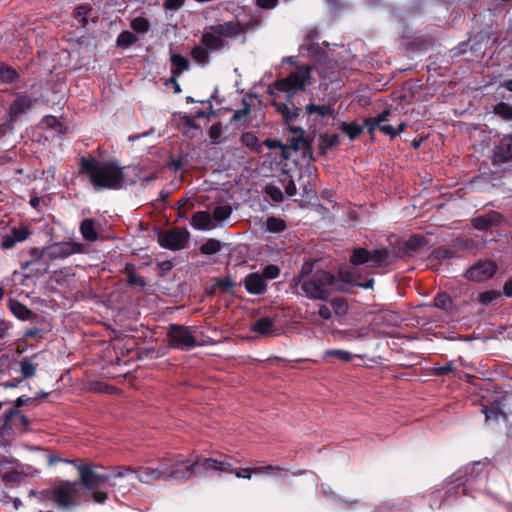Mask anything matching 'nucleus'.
<instances>
[{"label": "nucleus", "instance_id": "obj_52", "mask_svg": "<svg viewBox=\"0 0 512 512\" xmlns=\"http://www.w3.org/2000/svg\"><path fill=\"white\" fill-rule=\"evenodd\" d=\"M484 216L491 226H499L504 222L503 215L497 211H489Z\"/></svg>", "mask_w": 512, "mask_h": 512}, {"label": "nucleus", "instance_id": "obj_19", "mask_svg": "<svg viewBox=\"0 0 512 512\" xmlns=\"http://www.w3.org/2000/svg\"><path fill=\"white\" fill-rule=\"evenodd\" d=\"M244 287L249 294L261 295L267 290L265 279L258 272L248 274L243 280Z\"/></svg>", "mask_w": 512, "mask_h": 512}, {"label": "nucleus", "instance_id": "obj_47", "mask_svg": "<svg viewBox=\"0 0 512 512\" xmlns=\"http://www.w3.org/2000/svg\"><path fill=\"white\" fill-rule=\"evenodd\" d=\"M325 356L334 357L344 362L352 360L353 356L350 352L341 349H330L325 352Z\"/></svg>", "mask_w": 512, "mask_h": 512}, {"label": "nucleus", "instance_id": "obj_14", "mask_svg": "<svg viewBox=\"0 0 512 512\" xmlns=\"http://www.w3.org/2000/svg\"><path fill=\"white\" fill-rule=\"evenodd\" d=\"M158 241L163 248L173 251L182 250L189 241V232L185 229L174 228L166 233L160 234Z\"/></svg>", "mask_w": 512, "mask_h": 512}, {"label": "nucleus", "instance_id": "obj_3", "mask_svg": "<svg viewBox=\"0 0 512 512\" xmlns=\"http://www.w3.org/2000/svg\"><path fill=\"white\" fill-rule=\"evenodd\" d=\"M70 463L78 470L80 484L89 491H94L105 483H109L113 488L122 493L130 490L129 484H117V482L112 481L116 478H123L128 475V472H132L133 470L129 466H118L111 474H98L93 471L92 466L89 464H81L77 461H71Z\"/></svg>", "mask_w": 512, "mask_h": 512}, {"label": "nucleus", "instance_id": "obj_37", "mask_svg": "<svg viewBox=\"0 0 512 512\" xmlns=\"http://www.w3.org/2000/svg\"><path fill=\"white\" fill-rule=\"evenodd\" d=\"M18 78L19 75L16 70L7 65H0V81L2 83H13Z\"/></svg>", "mask_w": 512, "mask_h": 512}, {"label": "nucleus", "instance_id": "obj_23", "mask_svg": "<svg viewBox=\"0 0 512 512\" xmlns=\"http://www.w3.org/2000/svg\"><path fill=\"white\" fill-rule=\"evenodd\" d=\"M171 61V81H175L183 72L187 71L190 67L189 60L176 53H172L170 56Z\"/></svg>", "mask_w": 512, "mask_h": 512}, {"label": "nucleus", "instance_id": "obj_57", "mask_svg": "<svg viewBox=\"0 0 512 512\" xmlns=\"http://www.w3.org/2000/svg\"><path fill=\"white\" fill-rule=\"evenodd\" d=\"M216 286L220 288L222 292H229L235 286V283L230 276H226L219 279L216 282Z\"/></svg>", "mask_w": 512, "mask_h": 512}, {"label": "nucleus", "instance_id": "obj_35", "mask_svg": "<svg viewBox=\"0 0 512 512\" xmlns=\"http://www.w3.org/2000/svg\"><path fill=\"white\" fill-rule=\"evenodd\" d=\"M289 469L286 467H281L278 465H265V466H255V474L258 475H269L273 477H277L278 472L288 471Z\"/></svg>", "mask_w": 512, "mask_h": 512}, {"label": "nucleus", "instance_id": "obj_4", "mask_svg": "<svg viewBox=\"0 0 512 512\" xmlns=\"http://www.w3.org/2000/svg\"><path fill=\"white\" fill-rule=\"evenodd\" d=\"M245 32L244 26L235 21H228L209 26L202 34L200 43L210 52L218 51L225 45V38H236Z\"/></svg>", "mask_w": 512, "mask_h": 512}, {"label": "nucleus", "instance_id": "obj_48", "mask_svg": "<svg viewBox=\"0 0 512 512\" xmlns=\"http://www.w3.org/2000/svg\"><path fill=\"white\" fill-rule=\"evenodd\" d=\"M331 306L337 315H345L348 311V304L343 298H334L331 300Z\"/></svg>", "mask_w": 512, "mask_h": 512}, {"label": "nucleus", "instance_id": "obj_54", "mask_svg": "<svg viewBox=\"0 0 512 512\" xmlns=\"http://www.w3.org/2000/svg\"><path fill=\"white\" fill-rule=\"evenodd\" d=\"M434 305L441 309H447L451 305L450 297L445 293L437 294L434 298Z\"/></svg>", "mask_w": 512, "mask_h": 512}, {"label": "nucleus", "instance_id": "obj_20", "mask_svg": "<svg viewBox=\"0 0 512 512\" xmlns=\"http://www.w3.org/2000/svg\"><path fill=\"white\" fill-rule=\"evenodd\" d=\"M494 160L499 163L512 162V135L504 136L495 146Z\"/></svg>", "mask_w": 512, "mask_h": 512}, {"label": "nucleus", "instance_id": "obj_42", "mask_svg": "<svg viewBox=\"0 0 512 512\" xmlns=\"http://www.w3.org/2000/svg\"><path fill=\"white\" fill-rule=\"evenodd\" d=\"M267 230L274 233L283 232L286 229V223L283 219L271 216L266 221Z\"/></svg>", "mask_w": 512, "mask_h": 512}, {"label": "nucleus", "instance_id": "obj_33", "mask_svg": "<svg viewBox=\"0 0 512 512\" xmlns=\"http://www.w3.org/2000/svg\"><path fill=\"white\" fill-rule=\"evenodd\" d=\"M138 41V37L131 31H122L117 37L116 44L118 47L127 49Z\"/></svg>", "mask_w": 512, "mask_h": 512}, {"label": "nucleus", "instance_id": "obj_61", "mask_svg": "<svg viewBox=\"0 0 512 512\" xmlns=\"http://www.w3.org/2000/svg\"><path fill=\"white\" fill-rule=\"evenodd\" d=\"M473 226L478 230H486L489 227H492L490 224H488V221L486 220L484 215L474 218Z\"/></svg>", "mask_w": 512, "mask_h": 512}, {"label": "nucleus", "instance_id": "obj_12", "mask_svg": "<svg viewBox=\"0 0 512 512\" xmlns=\"http://www.w3.org/2000/svg\"><path fill=\"white\" fill-rule=\"evenodd\" d=\"M195 468L194 475H203L209 470H213L219 473H231L232 464L226 461H219L214 458H205L199 455H195L192 459L191 466Z\"/></svg>", "mask_w": 512, "mask_h": 512}, {"label": "nucleus", "instance_id": "obj_11", "mask_svg": "<svg viewBox=\"0 0 512 512\" xmlns=\"http://www.w3.org/2000/svg\"><path fill=\"white\" fill-rule=\"evenodd\" d=\"M167 337L169 346L175 349H190L197 344L192 331L182 325L171 324L167 332Z\"/></svg>", "mask_w": 512, "mask_h": 512}, {"label": "nucleus", "instance_id": "obj_46", "mask_svg": "<svg viewBox=\"0 0 512 512\" xmlns=\"http://www.w3.org/2000/svg\"><path fill=\"white\" fill-rule=\"evenodd\" d=\"M131 28L138 33H146L150 28V24L146 18L136 17L131 21Z\"/></svg>", "mask_w": 512, "mask_h": 512}, {"label": "nucleus", "instance_id": "obj_17", "mask_svg": "<svg viewBox=\"0 0 512 512\" xmlns=\"http://www.w3.org/2000/svg\"><path fill=\"white\" fill-rule=\"evenodd\" d=\"M496 270L495 262L490 260L479 261L466 271V278L475 282H483L490 279L496 273Z\"/></svg>", "mask_w": 512, "mask_h": 512}, {"label": "nucleus", "instance_id": "obj_5", "mask_svg": "<svg viewBox=\"0 0 512 512\" xmlns=\"http://www.w3.org/2000/svg\"><path fill=\"white\" fill-rule=\"evenodd\" d=\"M337 284L335 275L326 270H316L307 279L299 284L302 295L311 300L327 301L331 295V289Z\"/></svg>", "mask_w": 512, "mask_h": 512}, {"label": "nucleus", "instance_id": "obj_39", "mask_svg": "<svg viewBox=\"0 0 512 512\" xmlns=\"http://www.w3.org/2000/svg\"><path fill=\"white\" fill-rule=\"evenodd\" d=\"M241 142L243 145L253 151H260L261 146L259 144V140L257 136L252 132L243 133L241 136Z\"/></svg>", "mask_w": 512, "mask_h": 512}, {"label": "nucleus", "instance_id": "obj_38", "mask_svg": "<svg viewBox=\"0 0 512 512\" xmlns=\"http://www.w3.org/2000/svg\"><path fill=\"white\" fill-rule=\"evenodd\" d=\"M306 112L309 115L316 113L322 117H325V116H331L333 114V109L331 108L330 105H326V104L316 105V104L311 103L306 106Z\"/></svg>", "mask_w": 512, "mask_h": 512}, {"label": "nucleus", "instance_id": "obj_1", "mask_svg": "<svg viewBox=\"0 0 512 512\" xmlns=\"http://www.w3.org/2000/svg\"><path fill=\"white\" fill-rule=\"evenodd\" d=\"M123 169L115 161H99L96 158L86 157L80 159V173L89 177L96 190L123 188L125 181Z\"/></svg>", "mask_w": 512, "mask_h": 512}, {"label": "nucleus", "instance_id": "obj_60", "mask_svg": "<svg viewBox=\"0 0 512 512\" xmlns=\"http://www.w3.org/2000/svg\"><path fill=\"white\" fill-rule=\"evenodd\" d=\"M346 281L353 283L355 285H358L360 287H363L365 289H369L373 287L374 280L372 278L368 279L366 282L361 283L359 282L354 276L353 273H349V276L347 278H344Z\"/></svg>", "mask_w": 512, "mask_h": 512}, {"label": "nucleus", "instance_id": "obj_29", "mask_svg": "<svg viewBox=\"0 0 512 512\" xmlns=\"http://www.w3.org/2000/svg\"><path fill=\"white\" fill-rule=\"evenodd\" d=\"M210 51L204 47L201 43L192 48L190 55L192 59L199 65H206L210 61Z\"/></svg>", "mask_w": 512, "mask_h": 512}, {"label": "nucleus", "instance_id": "obj_34", "mask_svg": "<svg viewBox=\"0 0 512 512\" xmlns=\"http://www.w3.org/2000/svg\"><path fill=\"white\" fill-rule=\"evenodd\" d=\"M232 214V208L229 205L216 206L212 212V219L216 225L224 220L228 219Z\"/></svg>", "mask_w": 512, "mask_h": 512}, {"label": "nucleus", "instance_id": "obj_26", "mask_svg": "<svg viewBox=\"0 0 512 512\" xmlns=\"http://www.w3.org/2000/svg\"><path fill=\"white\" fill-rule=\"evenodd\" d=\"M390 254L385 248L375 249L370 252V267H383L390 264Z\"/></svg>", "mask_w": 512, "mask_h": 512}, {"label": "nucleus", "instance_id": "obj_41", "mask_svg": "<svg viewBox=\"0 0 512 512\" xmlns=\"http://www.w3.org/2000/svg\"><path fill=\"white\" fill-rule=\"evenodd\" d=\"M314 269V262L306 261L303 263L300 272L296 278H294L293 282L296 285H299L302 283L303 279H307L308 277L312 276Z\"/></svg>", "mask_w": 512, "mask_h": 512}, {"label": "nucleus", "instance_id": "obj_62", "mask_svg": "<svg viewBox=\"0 0 512 512\" xmlns=\"http://www.w3.org/2000/svg\"><path fill=\"white\" fill-rule=\"evenodd\" d=\"M299 113L300 109L298 107H288V112L285 113L283 119L286 123H290L299 116Z\"/></svg>", "mask_w": 512, "mask_h": 512}, {"label": "nucleus", "instance_id": "obj_32", "mask_svg": "<svg viewBox=\"0 0 512 512\" xmlns=\"http://www.w3.org/2000/svg\"><path fill=\"white\" fill-rule=\"evenodd\" d=\"M250 112V104L244 100L243 107L234 111L231 117V123L235 125L245 124L248 120Z\"/></svg>", "mask_w": 512, "mask_h": 512}, {"label": "nucleus", "instance_id": "obj_24", "mask_svg": "<svg viewBox=\"0 0 512 512\" xmlns=\"http://www.w3.org/2000/svg\"><path fill=\"white\" fill-rule=\"evenodd\" d=\"M292 135L288 138L289 147L293 150H302L306 147L305 131L301 127L289 126Z\"/></svg>", "mask_w": 512, "mask_h": 512}, {"label": "nucleus", "instance_id": "obj_31", "mask_svg": "<svg viewBox=\"0 0 512 512\" xmlns=\"http://www.w3.org/2000/svg\"><path fill=\"white\" fill-rule=\"evenodd\" d=\"M350 262L355 265L368 263L370 265V251L366 248H356L350 256Z\"/></svg>", "mask_w": 512, "mask_h": 512}, {"label": "nucleus", "instance_id": "obj_10", "mask_svg": "<svg viewBox=\"0 0 512 512\" xmlns=\"http://www.w3.org/2000/svg\"><path fill=\"white\" fill-rule=\"evenodd\" d=\"M28 259L21 262V269L33 276H42L49 272L50 262L44 248L32 247L26 252Z\"/></svg>", "mask_w": 512, "mask_h": 512}, {"label": "nucleus", "instance_id": "obj_28", "mask_svg": "<svg viewBox=\"0 0 512 512\" xmlns=\"http://www.w3.org/2000/svg\"><path fill=\"white\" fill-rule=\"evenodd\" d=\"M80 232L87 241L94 242L98 239L95 223L92 219H84L80 224Z\"/></svg>", "mask_w": 512, "mask_h": 512}, {"label": "nucleus", "instance_id": "obj_6", "mask_svg": "<svg viewBox=\"0 0 512 512\" xmlns=\"http://www.w3.org/2000/svg\"><path fill=\"white\" fill-rule=\"evenodd\" d=\"M29 419L22 414L20 409L12 408L3 414L0 427V442L3 445H9L18 434H22L29 429Z\"/></svg>", "mask_w": 512, "mask_h": 512}, {"label": "nucleus", "instance_id": "obj_50", "mask_svg": "<svg viewBox=\"0 0 512 512\" xmlns=\"http://www.w3.org/2000/svg\"><path fill=\"white\" fill-rule=\"evenodd\" d=\"M500 296H501V294L499 291H495V290L484 291L479 294L478 301L481 304L486 305V304H489V303L493 302L494 300L498 299Z\"/></svg>", "mask_w": 512, "mask_h": 512}, {"label": "nucleus", "instance_id": "obj_15", "mask_svg": "<svg viewBox=\"0 0 512 512\" xmlns=\"http://www.w3.org/2000/svg\"><path fill=\"white\" fill-rule=\"evenodd\" d=\"M46 258L49 262L54 260L66 259L69 256L80 253L83 250V245L77 242H57L50 246L44 247Z\"/></svg>", "mask_w": 512, "mask_h": 512}, {"label": "nucleus", "instance_id": "obj_7", "mask_svg": "<svg viewBox=\"0 0 512 512\" xmlns=\"http://www.w3.org/2000/svg\"><path fill=\"white\" fill-rule=\"evenodd\" d=\"M311 69V66L308 65L297 66L295 71L275 82V89L288 94L304 90L311 84Z\"/></svg>", "mask_w": 512, "mask_h": 512}, {"label": "nucleus", "instance_id": "obj_21", "mask_svg": "<svg viewBox=\"0 0 512 512\" xmlns=\"http://www.w3.org/2000/svg\"><path fill=\"white\" fill-rule=\"evenodd\" d=\"M503 400L504 399L494 401L482 407V412L485 414L487 421H498L499 419L507 420Z\"/></svg>", "mask_w": 512, "mask_h": 512}, {"label": "nucleus", "instance_id": "obj_8", "mask_svg": "<svg viewBox=\"0 0 512 512\" xmlns=\"http://www.w3.org/2000/svg\"><path fill=\"white\" fill-rule=\"evenodd\" d=\"M454 477L458 486H463V494H467L466 487L472 486L478 482L486 481L488 478V471L485 464L481 462H474L466 465L463 469L458 470L454 474Z\"/></svg>", "mask_w": 512, "mask_h": 512}, {"label": "nucleus", "instance_id": "obj_63", "mask_svg": "<svg viewBox=\"0 0 512 512\" xmlns=\"http://www.w3.org/2000/svg\"><path fill=\"white\" fill-rule=\"evenodd\" d=\"M184 0H165L163 6L166 10H176L183 6Z\"/></svg>", "mask_w": 512, "mask_h": 512}, {"label": "nucleus", "instance_id": "obj_58", "mask_svg": "<svg viewBox=\"0 0 512 512\" xmlns=\"http://www.w3.org/2000/svg\"><path fill=\"white\" fill-rule=\"evenodd\" d=\"M280 274V269L277 265H273V264H270V265H267L264 270H263V274H261L263 276V278H267V279H275L279 276Z\"/></svg>", "mask_w": 512, "mask_h": 512}, {"label": "nucleus", "instance_id": "obj_44", "mask_svg": "<svg viewBox=\"0 0 512 512\" xmlns=\"http://www.w3.org/2000/svg\"><path fill=\"white\" fill-rule=\"evenodd\" d=\"M20 368L23 379L31 378L36 374V365L32 363L28 358H24L20 361Z\"/></svg>", "mask_w": 512, "mask_h": 512}, {"label": "nucleus", "instance_id": "obj_2", "mask_svg": "<svg viewBox=\"0 0 512 512\" xmlns=\"http://www.w3.org/2000/svg\"><path fill=\"white\" fill-rule=\"evenodd\" d=\"M40 503H52L61 510H71L80 504L81 484L77 481H60L39 492H31Z\"/></svg>", "mask_w": 512, "mask_h": 512}, {"label": "nucleus", "instance_id": "obj_22", "mask_svg": "<svg viewBox=\"0 0 512 512\" xmlns=\"http://www.w3.org/2000/svg\"><path fill=\"white\" fill-rule=\"evenodd\" d=\"M191 225L196 230H211L216 228V223L213 222L211 214L208 211L196 212L192 217Z\"/></svg>", "mask_w": 512, "mask_h": 512}, {"label": "nucleus", "instance_id": "obj_56", "mask_svg": "<svg viewBox=\"0 0 512 512\" xmlns=\"http://www.w3.org/2000/svg\"><path fill=\"white\" fill-rule=\"evenodd\" d=\"M237 478L251 479L252 474H255V467L237 468L233 469L232 472Z\"/></svg>", "mask_w": 512, "mask_h": 512}, {"label": "nucleus", "instance_id": "obj_55", "mask_svg": "<svg viewBox=\"0 0 512 512\" xmlns=\"http://www.w3.org/2000/svg\"><path fill=\"white\" fill-rule=\"evenodd\" d=\"M208 135L213 143H217L222 135V124L220 122L214 123L209 128Z\"/></svg>", "mask_w": 512, "mask_h": 512}, {"label": "nucleus", "instance_id": "obj_25", "mask_svg": "<svg viewBox=\"0 0 512 512\" xmlns=\"http://www.w3.org/2000/svg\"><path fill=\"white\" fill-rule=\"evenodd\" d=\"M250 330L260 335H272L274 333V321L269 317H262L251 324Z\"/></svg>", "mask_w": 512, "mask_h": 512}, {"label": "nucleus", "instance_id": "obj_40", "mask_svg": "<svg viewBox=\"0 0 512 512\" xmlns=\"http://www.w3.org/2000/svg\"><path fill=\"white\" fill-rule=\"evenodd\" d=\"M222 248L220 241L216 239H209L200 247L201 254L213 255L218 253Z\"/></svg>", "mask_w": 512, "mask_h": 512}, {"label": "nucleus", "instance_id": "obj_13", "mask_svg": "<svg viewBox=\"0 0 512 512\" xmlns=\"http://www.w3.org/2000/svg\"><path fill=\"white\" fill-rule=\"evenodd\" d=\"M390 115L389 110L383 111L381 114H379L376 117L367 118L365 120V126L369 130V132H373L375 129H379L382 133L389 135L391 138L396 137L400 133H402L405 128L406 124L404 122H401L398 126V128H393L391 125L387 124L388 116Z\"/></svg>", "mask_w": 512, "mask_h": 512}, {"label": "nucleus", "instance_id": "obj_51", "mask_svg": "<svg viewBox=\"0 0 512 512\" xmlns=\"http://www.w3.org/2000/svg\"><path fill=\"white\" fill-rule=\"evenodd\" d=\"M265 192L275 202H282L284 200L282 190L277 186L267 185Z\"/></svg>", "mask_w": 512, "mask_h": 512}, {"label": "nucleus", "instance_id": "obj_53", "mask_svg": "<svg viewBox=\"0 0 512 512\" xmlns=\"http://www.w3.org/2000/svg\"><path fill=\"white\" fill-rule=\"evenodd\" d=\"M10 234L14 237V239L17 242H22L29 237L30 231L27 227L22 226L19 228H13Z\"/></svg>", "mask_w": 512, "mask_h": 512}, {"label": "nucleus", "instance_id": "obj_36", "mask_svg": "<svg viewBox=\"0 0 512 512\" xmlns=\"http://www.w3.org/2000/svg\"><path fill=\"white\" fill-rule=\"evenodd\" d=\"M91 10V7L88 5H80L75 8L73 15L81 27H85L87 25L88 14L91 12Z\"/></svg>", "mask_w": 512, "mask_h": 512}, {"label": "nucleus", "instance_id": "obj_59", "mask_svg": "<svg viewBox=\"0 0 512 512\" xmlns=\"http://www.w3.org/2000/svg\"><path fill=\"white\" fill-rule=\"evenodd\" d=\"M453 370H454L453 362H449L443 366H435L433 368V373L436 376H444V375H448L449 373H452Z\"/></svg>", "mask_w": 512, "mask_h": 512}, {"label": "nucleus", "instance_id": "obj_30", "mask_svg": "<svg viewBox=\"0 0 512 512\" xmlns=\"http://www.w3.org/2000/svg\"><path fill=\"white\" fill-rule=\"evenodd\" d=\"M339 144V136L337 134H324L319 138V149L322 153H327Z\"/></svg>", "mask_w": 512, "mask_h": 512}, {"label": "nucleus", "instance_id": "obj_43", "mask_svg": "<svg viewBox=\"0 0 512 512\" xmlns=\"http://www.w3.org/2000/svg\"><path fill=\"white\" fill-rule=\"evenodd\" d=\"M341 129L345 134L348 135V137L351 140H354L355 138H357L362 132V127L355 122H353V123L343 122L341 124Z\"/></svg>", "mask_w": 512, "mask_h": 512}, {"label": "nucleus", "instance_id": "obj_45", "mask_svg": "<svg viewBox=\"0 0 512 512\" xmlns=\"http://www.w3.org/2000/svg\"><path fill=\"white\" fill-rule=\"evenodd\" d=\"M494 112L504 120H512V106L508 103H498L494 108Z\"/></svg>", "mask_w": 512, "mask_h": 512}, {"label": "nucleus", "instance_id": "obj_27", "mask_svg": "<svg viewBox=\"0 0 512 512\" xmlns=\"http://www.w3.org/2000/svg\"><path fill=\"white\" fill-rule=\"evenodd\" d=\"M9 308L13 315L20 320H29L32 317V311L17 300H10Z\"/></svg>", "mask_w": 512, "mask_h": 512}, {"label": "nucleus", "instance_id": "obj_9", "mask_svg": "<svg viewBox=\"0 0 512 512\" xmlns=\"http://www.w3.org/2000/svg\"><path fill=\"white\" fill-rule=\"evenodd\" d=\"M162 461H164L165 472L179 474V476H169V479L184 482L195 473V468L190 467L192 460L185 458L181 454L168 455L163 457Z\"/></svg>", "mask_w": 512, "mask_h": 512}, {"label": "nucleus", "instance_id": "obj_64", "mask_svg": "<svg viewBox=\"0 0 512 512\" xmlns=\"http://www.w3.org/2000/svg\"><path fill=\"white\" fill-rule=\"evenodd\" d=\"M16 243L17 241L14 239V237L11 234H7L3 237L1 246L4 249H11Z\"/></svg>", "mask_w": 512, "mask_h": 512}, {"label": "nucleus", "instance_id": "obj_18", "mask_svg": "<svg viewBox=\"0 0 512 512\" xmlns=\"http://www.w3.org/2000/svg\"><path fill=\"white\" fill-rule=\"evenodd\" d=\"M37 101L36 98H32L27 94L18 93L8 110L10 121H14L20 115L26 113Z\"/></svg>", "mask_w": 512, "mask_h": 512}, {"label": "nucleus", "instance_id": "obj_16", "mask_svg": "<svg viewBox=\"0 0 512 512\" xmlns=\"http://www.w3.org/2000/svg\"><path fill=\"white\" fill-rule=\"evenodd\" d=\"M132 472H128V474H135L138 480L144 484H151L158 480H167L169 476H179L178 473H168L165 472L164 461H160V466L158 468H151L146 466H141L138 469H133Z\"/></svg>", "mask_w": 512, "mask_h": 512}, {"label": "nucleus", "instance_id": "obj_49", "mask_svg": "<svg viewBox=\"0 0 512 512\" xmlns=\"http://www.w3.org/2000/svg\"><path fill=\"white\" fill-rule=\"evenodd\" d=\"M128 274V284L131 286H138L143 288L146 284L144 277L137 275L132 269L126 267Z\"/></svg>", "mask_w": 512, "mask_h": 512}]
</instances>
